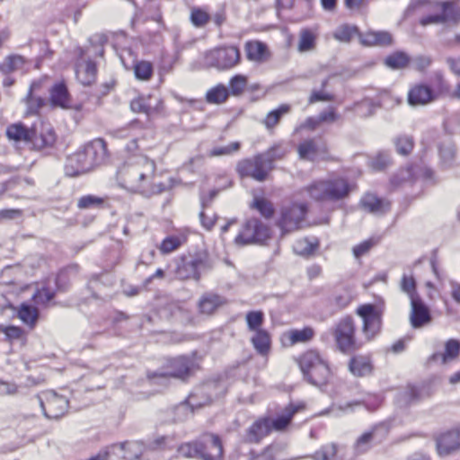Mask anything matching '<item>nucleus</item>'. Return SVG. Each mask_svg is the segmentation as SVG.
Returning <instances> with one entry per match:
<instances>
[{
  "instance_id": "nucleus-1",
  "label": "nucleus",
  "mask_w": 460,
  "mask_h": 460,
  "mask_svg": "<svg viewBox=\"0 0 460 460\" xmlns=\"http://www.w3.org/2000/svg\"><path fill=\"white\" fill-rule=\"evenodd\" d=\"M155 170L154 161L145 155H134L119 167L117 181L121 188L129 192L149 195L155 192L150 187Z\"/></svg>"
},
{
  "instance_id": "nucleus-2",
  "label": "nucleus",
  "mask_w": 460,
  "mask_h": 460,
  "mask_svg": "<svg viewBox=\"0 0 460 460\" xmlns=\"http://www.w3.org/2000/svg\"><path fill=\"white\" fill-rule=\"evenodd\" d=\"M105 155V144L102 139H96L83 149L67 157L66 172L70 176H77L91 171L97 165Z\"/></svg>"
},
{
  "instance_id": "nucleus-3",
  "label": "nucleus",
  "mask_w": 460,
  "mask_h": 460,
  "mask_svg": "<svg viewBox=\"0 0 460 460\" xmlns=\"http://www.w3.org/2000/svg\"><path fill=\"white\" fill-rule=\"evenodd\" d=\"M305 190L313 199L338 201L349 195L350 186L348 181L342 177L330 176L313 181L306 187Z\"/></svg>"
},
{
  "instance_id": "nucleus-4",
  "label": "nucleus",
  "mask_w": 460,
  "mask_h": 460,
  "mask_svg": "<svg viewBox=\"0 0 460 460\" xmlns=\"http://www.w3.org/2000/svg\"><path fill=\"white\" fill-rule=\"evenodd\" d=\"M304 403L296 405L290 404L283 411V413L275 420L270 418H261L256 420L246 432V440L249 442H259L264 437L270 434L271 430L282 431L284 430L295 413L304 410Z\"/></svg>"
},
{
  "instance_id": "nucleus-5",
  "label": "nucleus",
  "mask_w": 460,
  "mask_h": 460,
  "mask_svg": "<svg viewBox=\"0 0 460 460\" xmlns=\"http://www.w3.org/2000/svg\"><path fill=\"white\" fill-rule=\"evenodd\" d=\"M416 8H420L423 13H429L420 20L422 26L460 20V6L453 2L437 3L420 0L416 4Z\"/></svg>"
},
{
  "instance_id": "nucleus-6",
  "label": "nucleus",
  "mask_w": 460,
  "mask_h": 460,
  "mask_svg": "<svg viewBox=\"0 0 460 460\" xmlns=\"http://www.w3.org/2000/svg\"><path fill=\"white\" fill-rule=\"evenodd\" d=\"M300 368L307 380L316 385H326L331 376V371L327 363L320 354L314 350L305 352L299 361Z\"/></svg>"
},
{
  "instance_id": "nucleus-7",
  "label": "nucleus",
  "mask_w": 460,
  "mask_h": 460,
  "mask_svg": "<svg viewBox=\"0 0 460 460\" xmlns=\"http://www.w3.org/2000/svg\"><path fill=\"white\" fill-rule=\"evenodd\" d=\"M179 453L185 457H199L203 460H219L223 454L219 438L215 435H207L203 442L188 443L179 447Z\"/></svg>"
},
{
  "instance_id": "nucleus-8",
  "label": "nucleus",
  "mask_w": 460,
  "mask_h": 460,
  "mask_svg": "<svg viewBox=\"0 0 460 460\" xmlns=\"http://www.w3.org/2000/svg\"><path fill=\"white\" fill-rule=\"evenodd\" d=\"M270 237V227L258 218H250L242 226L234 243L237 246L261 243Z\"/></svg>"
},
{
  "instance_id": "nucleus-9",
  "label": "nucleus",
  "mask_w": 460,
  "mask_h": 460,
  "mask_svg": "<svg viewBox=\"0 0 460 460\" xmlns=\"http://www.w3.org/2000/svg\"><path fill=\"white\" fill-rule=\"evenodd\" d=\"M241 58L237 47L229 46L216 49L209 51L205 58V62L209 66L217 69H230L239 64Z\"/></svg>"
},
{
  "instance_id": "nucleus-10",
  "label": "nucleus",
  "mask_w": 460,
  "mask_h": 460,
  "mask_svg": "<svg viewBox=\"0 0 460 460\" xmlns=\"http://www.w3.org/2000/svg\"><path fill=\"white\" fill-rule=\"evenodd\" d=\"M272 169L270 162L261 155H258L253 159L243 160L237 164V171L242 177H252L258 181L266 180Z\"/></svg>"
},
{
  "instance_id": "nucleus-11",
  "label": "nucleus",
  "mask_w": 460,
  "mask_h": 460,
  "mask_svg": "<svg viewBox=\"0 0 460 460\" xmlns=\"http://www.w3.org/2000/svg\"><path fill=\"white\" fill-rule=\"evenodd\" d=\"M39 400L45 416L49 419H58L67 411V399L58 394L55 391L42 392L39 395Z\"/></svg>"
},
{
  "instance_id": "nucleus-12",
  "label": "nucleus",
  "mask_w": 460,
  "mask_h": 460,
  "mask_svg": "<svg viewBox=\"0 0 460 460\" xmlns=\"http://www.w3.org/2000/svg\"><path fill=\"white\" fill-rule=\"evenodd\" d=\"M306 207L304 204H294L281 210L278 226L283 234L300 229L303 226Z\"/></svg>"
},
{
  "instance_id": "nucleus-13",
  "label": "nucleus",
  "mask_w": 460,
  "mask_h": 460,
  "mask_svg": "<svg viewBox=\"0 0 460 460\" xmlns=\"http://www.w3.org/2000/svg\"><path fill=\"white\" fill-rule=\"evenodd\" d=\"M355 326L353 321L349 318L341 319L335 327L334 337L336 345L342 352H349L355 349Z\"/></svg>"
},
{
  "instance_id": "nucleus-14",
  "label": "nucleus",
  "mask_w": 460,
  "mask_h": 460,
  "mask_svg": "<svg viewBox=\"0 0 460 460\" xmlns=\"http://www.w3.org/2000/svg\"><path fill=\"white\" fill-rule=\"evenodd\" d=\"M358 314L363 319V331L367 338H373L381 326V311L373 305H364L358 307Z\"/></svg>"
},
{
  "instance_id": "nucleus-15",
  "label": "nucleus",
  "mask_w": 460,
  "mask_h": 460,
  "mask_svg": "<svg viewBox=\"0 0 460 460\" xmlns=\"http://www.w3.org/2000/svg\"><path fill=\"white\" fill-rule=\"evenodd\" d=\"M162 100L156 95H141L133 99L130 109L136 113H145L147 116L158 113L162 107Z\"/></svg>"
},
{
  "instance_id": "nucleus-16",
  "label": "nucleus",
  "mask_w": 460,
  "mask_h": 460,
  "mask_svg": "<svg viewBox=\"0 0 460 460\" xmlns=\"http://www.w3.org/2000/svg\"><path fill=\"white\" fill-rule=\"evenodd\" d=\"M431 315L429 307L420 296H412L411 301L410 322L413 328H421L429 324Z\"/></svg>"
},
{
  "instance_id": "nucleus-17",
  "label": "nucleus",
  "mask_w": 460,
  "mask_h": 460,
  "mask_svg": "<svg viewBox=\"0 0 460 460\" xmlns=\"http://www.w3.org/2000/svg\"><path fill=\"white\" fill-rule=\"evenodd\" d=\"M387 430L383 426L373 428L371 430L363 433L355 443V449L358 453H365L375 444L380 443L386 435Z\"/></svg>"
},
{
  "instance_id": "nucleus-18",
  "label": "nucleus",
  "mask_w": 460,
  "mask_h": 460,
  "mask_svg": "<svg viewBox=\"0 0 460 460\" xmlns=\"http://www.w3.org/2000/svg\"><path fill=\"white\" fill-rule=\"evenodd\" d=\"M192 367L193 363L190 359L186 357H179L169 361L168 370L165 373L155 374L152 378L160 377L164 379L166 376L184 378L190 373Z\"/></svg>"
},
{
  "instance_id": "nucleus-19",
  "label": "nucleus",
  "mask_w": 460,
  "mask_h": 460,
  "mask_svg": "<svg viewBox=\"0 0 460 460\" xmlns=\"http://www.w3.org/2000/svg\"><path fill=\"white\" fill-rule=\"evenodd\" d=\"M436 100V94L425 84H416L408 93V102L411 106L427 105Z\"/></svg>"
},
{
  "instance_id": "nucleus-20",
  "label": "nucleus",
  "mask_w": 460,
  "mask_h": 460,
  "mask_svg": "<svg viewBox=\"0 0 460 460\" xmlns=\"http://www.w3.org/2000/svg\"><path fill=\"white\" fill-rule=\"evenodd\" d=\"M297 153L301 159L314 162L325 154V146L320 141L306 139L298 145Z\"/></svg>"
},
{
  "instance_id": "nucleus-21",
  "label": "nucleus",
  "mask_w": 460,
  "mask_h": 460,
  "mask_svg": "<svg viewBox=\"0 0 460 460\" xmlns=\"http://www.w3.org/2000/svg\"><path fill=\"white\" fill-rule=\"evenodd\" d=\"M460 448V431L451 430L437 438V451L439 456H447Z\"/></svg>"
},
{
  "instance_id": "nucleus-22",
  "label": "nucleus",
  "mask_w": 460,
  "mask_h": 460,
  "mask_svg": "<svg viewBox=\"0 0 460 460\" xmlns=\"http://www.w3.org/2000/svg\"><path fill=\"white\" fill-rule=\"evenodd\" d=\"M314 336V331L311 327L303 329H292L285 332L281 335V342L286 347H291L297 343H305L310 341Z\"/></svg>"
},
{
  "instance_id": "nucleus-23",
  "label": "nucleus",
  "mask_w": 460,
  "mask_h": 460,
  "mask_svg": "<svg viewBox=\"0 0 460 460\" xmlns=\"http://www.w3.org/2000/svg\"><path fill=\"white\" fill-rule=\"evenodd\" d=\"M244 50L248 60L263 63L270 57V52L267 45L259 40H250L244 45Z\"/></svg>"
},
{
  "instance_id": "nucleus-24",
  "label": "nucleus",
  "mask_w": 460,
  "mask_h": 460,
  "mask_svg": "<svg viewBox=\"0 0 460 460\" xmlns=\"http://www.w3.org/2000/svg\"><path fill=\"white\" fill-rule=\"evenodd\" d=\"M56 141V136L53 129L49 126H42L38 132L36 129L31 130V136L29 142L34 148L42 149L52 146Z\"/></svg>"
},
{
  "instance_id": "nucleus-25",
  "label": "nucleus",
  "mask_w": 460,
  "mask_h": 460,
  "mask_svg": "<svg viewBox=\"0 0 460 460\" xmlns=\"http://www.w3.org/2000/svg\"><path fill=\"white\" fill-rule=\"evenodd\" d=\"M460 352V343L456 340H449L445 345L443 352H436L432 359L442 365L448 364L457 358Z\"/></svg>"
},
{
  "instance_id": "nucleus-26",
  "label": "nucleus",
  "mask_w": 460,
  "mask_h": 460,
  "mask_svg": "<svg viewBox=\"0 0 460 460\" xmlns=\"http://www.w3.org/2000/svg\"><path fill=\"white\" fill-rule=\"evenodd\" d=\"M361 44L365 46H389L393 42L392 35L387 31H367L358 35Z\"/></svg>"
},
{
  "instance_id": "nucleus-27",
  "label": "nucleus",
  "mask_w": 460,
  "mask_h": 460,
  "mask_svg": "<svg viewBox=\"0 0 460 460\" xmlns=\"http://www.w3.org/2000/svg\"><path fill=\"white\" fill-rule=\"evenodd\" d=\"M96 65L90 60L79 62L76 65V78L84 85H90L94 83L96 79Z\"/></svg>"
},
{
  "instance_id": "nucleus-28",
  "label": "nucleus",
  "mask_w": 460,
  "mask_h": 460,
  "mask_svg": "<svg viewBox=\"0 0 460 460\" xmlns=\"http://www.w3.org/2000/svg\"><path fill=\"white\" fill-rule=\"evenodd\" d=\"M350 372L356 376L370 375L373 370L371 359L367 356H356L349 361Z\"/></svg>"
},
{
  "instance_id": "nucleus-29",
  "label": "nucleus",
  "mask_w": 460,
  "mask_h": 460,
  "mask_svg": "<svg viewBox=\"0 0 460 460\" xmlns=\"http://www.w3.org/2000/svg\"><path fill=\"white\" fill-rule=\"evenodd\" d=\"M199 261L192 260V261H182L179 263L176 270L175 277L178 279H199V273L198 271V266L199 264Z\"/></svg>"
},
{
  "instance_id": "nucleus-30",
  "label": "nucleus",
  "mask_w": 460,
  "mask_h": 460,
  "mask_svg": "<svg viewBox=\"0 0 460 460\" xmlns=\"http://www.w3.org/2000/svg\"><path fill=\"white\" fill-rule=\"evenodd\" d=\"M364 209L374 213L383 214L390 208V203L387 200L381 199L373 194H367L361 200Z\"/></svg>"
},
{
  "instance_id": "nucleus-31",
  "label": "nucleus",
  "mask_w": 460,
  "mask_h": 460,
  "mask_svg": "<svg viewBox=\"0 0 460 460\" xmlns=\"http://www.w3.org/2000/svg\"><path fill=\"white\" fill-rule=\"evenodd\" d=\"M50 102L55 107L68 108L70 103L69 94L66 85L62 83L56 84L50 90Z\"/></svg>"
},
{
  "instance_id": "nucleus-32",
  "label": "nucleus",
  "mask_w": 460,
  "mask_h": 460,
  "mask_svg": "<svg viewBox=\"0 0 460 460\" xmlns=\"http://www.w3.org/2000/svg\"><path fill=\"white\" fill-rule=\"evenodd\" d=\"M251 342L253 345L255 350L262 355H268L270 349V336L265 330L254 332L251 337Z\"/></svg>"
},
{
  "instance_id": "nucleus-33",
  "label": "nucleus",
  "mask_w": 460,
  "mask_h": 460,
  "mask_svg": "<svg viewBox=\"0 0 460 460\" xmlns=\"http://www.w3.org/2000/svg\"><path fill=\"white\" fill-rule=\"evenodd\" d=\"M317 34L309 29H303L299 33L297 50L301 53L310 52L315 49Z\"/></svg>"
},
{
  "instance_id": "nucleus-34",
  "label": "nucleus",
  "mask_w": 460,
  "mask_h": 460,
  "mask_svg": "<svg viewBox=\"0 0 460 460\" xmlns=\"http://www.w3.org/2000/svg\"><path fill=\"white\" fill-rule=\"evenodd\" d=\"M223 304L224 300L219 296L207 294L201 297L199 306L201 313L210 314Z\"/></svg>"
},
{
  "instance_id": "nucleus-35",
  "label": "nucleus",
  "mask_w": 460,
  "mask_h": 460,
  "mask_svg": "<svg viewBox=\"0 0 460 460\" xmlns=\"http://www.w3.org/2000/svg\"><path fill=\"white\" fill-rule=\"evenodd\" d=\"M6 135L9 139L16 142H29L31 136V130H29L22 124H13L7 128Z\"/></svg>"
},
{
  "instance_id": "nucleus-36",
  "label": "nucleus",
  "mask_w": 460,
  "mask_h": 460,
  "mask_svg": "<svg viewBox=\"0 0 460 460\" xmlns=\"http://www.w3.org/2000/svg\"><path fill=\"white\" fill-rule=\"evenodd\" d=\"M18 316L25 324L33 328L39 316L38 309L30 305L22 304L18 312Z\"/></svg>"
},
{
  "instance_id": "nucleus-37",
  "label": "nucleus",
  "mask_w": 460,
  "mask_h": 460,
  "mask_svg": "<svg viewBox=\"0 0 460 460\" xmlns=\"http://www.w3.org/2000/svg\"><path fill=\"white\" fill-rule=\"evenodd\" d=\"M54 297V290L51 287V281L41 284L40 288H38L36 293L33 295V300L37 305H45Z\"/></svg>"
},
{
  "instance_id": "nucleus-38",
  "label": "nucleus",
  "mask_w": 460,
  "mask_h": 460,
  "mask_svg": "<svg viewBox=\"0 0 460 460\" xmlns=\"http://www.w3.org/2000/svg\"><path fill=\"white\" fill-rule=\"evenodd\" d=\"M290 106L288 104H282L278 109L268 113L264 119V125L267 128H274L279 121L280 118L288 113Z\"/></svg>"
},
{
  "instance_id": "nucleus-39",
  "label": "nucleus",
  "mask_w": 460,
  "mask_h": 460,
  "mask_svg": "<svg viewBox=\"0 0 460 460\" xmlns=\"http://www.w3.org/2000/svg\"><path fill=\"white\" fill-rule=\"evenodd\" d=\"M25 63L24 58L20 55L8 56L0 66V70L4 73H11L22 69Z\"/></svg>"
},
{
  "instance_id": "nucleus-40",
  "label": "nucleus",
  "mask_w": 460,
  "mask_h": 460,
  "mask_svg": "<svg viewBox=\"0 0 460 460\" xmlns=\"http://www.w3.org/2000/svg\"><path fill=\"white\" fill-rule=\"evenodd\" d=\"M356 35H359L358 28L349 24H344L338 27L333 33V37L342 42L350 41L351 39Z\"/></svg>"
},
{
  "instance_id": "nucleus-41",
  "label": "nucleus",
  "mask_w": 460,
  "mask_h": 460,
  "mask_svg": "<svg viewBox=\"0 0 460 460\" xmlns=\"http://www.w3.org/2000/svg\"><path fill=\"white\" fill-rule=\"evenodd\" d=\"M228 97V90L225 85L219 84L207 93V100L210 103H222Z\"/></svg>"
},
{
  "instance_id": "nucleus-42",
  "label": "nucleus",
  "mask_w": 460,
  "mask_h": 460,
  "mask_svg": "<svg viewBox=\"0 0 460 460\" xmlns=\"http://www.w3.org/2000/svg\"><path fill=\"white\" fill-rule=\"evenodd\" d=\"M409 57L402 52H396L385 58V65L393 69H401L405 67L409 63Z\"/></svg>"
},
{
  "instance_id": "nucleus-43",
  "label": "nucleus",
  "mask_w": 460,
  "mask_h": 460,
  "mask_svg": "<svg viewBox=\"0 0 460 460\" xmlns=\"http://www.w3.org/2000/svg\"><path fill=\"white\" fill-rule=\"evenodd\" d=\"M126 450L121 460H137L143 453L144 445L140 442L124 443Z\"/></svg>"
},
{
  "instance_id": "nucleus-44",
  "label": "nucleus",
  "mask_w": 460,
  "mask_h": 460,
  "mask_svg": "<svg viewBox=\"0 0 460 460\" xmlns=\"http://www.w3.org/2000/svg\"><path fill=\"white\" fill-rule=\"evenodd\" d=\"M376 106L370 100H364L356 103L353 107H348V111H354L358 116L367 118L375 112Z\"/></svg>"
},
{
  "instance_id": "nucleus-45",
  "label": "nucleus",
  "mask_w": 460,
  "mask_h": 460,
  "mask_svg": "<svg viewBox=\"0 0 460 460\" xmlns=\"http://www.w3.org/2000/svg\"><path fill=\"white\" fill-rule=\"evenodd\" d=\"M264 315L261 311H251L246 314V323L248 329L254 332L261 331V325L263 323Z\"/></svg>"
},
{
  "instance_id": "nucleus-46",
  "label": "nucleus",
  "mask_w": 460,
  "mask_h": 460,
  "mask_svg": "<svg viewBox=\"0 0 460 460\" xmlns=\"http://www.w3.org/2000/svg\"><path fill=\"white\" fill-rule=\"evenodd\" d=\"M252 208H256L266 218H270L274 213L272 204L261 197H254Z\"/></svg>"
},
{
  "instance_id": "nucleus-47",
  "label": "nucleus",
  "mask_w": 460,
  "mask_h": 460,
  "mask_svg": "<svg viewBox=\"0 0 460 460\" xmlns=\"http://www.w3.org/2000/svg\"><path fill=\"white\" fill-rule=\"evenodd\" d=\"M134 72L137 79L146 81L153 75V66L147 61H140L134 66Z\"/></svg>"
},
{
  "instance_id": "nucleus-48",
  "label": "nucleus",
  "mask_w": 460,
  "mask_h": 460,
  "mask_svg": "<svg viewBox=\"0 0 460 460\" xmlns=\"http://www.w3.org/2000/svg\"><path fill=\"white\" fill-rule=\"evenodd\" d=\"M294 251L300 255H309L317 248V243L312 242L306 238L297 240L294 246Z\"/></svg>"
},
{
  "instance_id": "nucleus-49",
  "label": "nucleus",
  "mask_w": 460,
  "mask_h": 460,
  "mask_svg": "<svg viewBox=\"0 0 460 460\" xmlns=\"http://www.w3.org/2000/svg\"><path fill=\"white\" fill-rule=\"evenodd\" d=\"M394 145L398 154L406 155L410 154L413 148V140L411 137L401 136L394 139Z\"/></svg>"
},
{
  "instance_id": "nucleus-50",
  "label": "nucleus",
  "mask_w": 460,
  "mask_h": 460,
  "mask_svg": "<svg viewBox=\"0 0 460 460\" xmlns=\"http://www.w3.org/2000/svg\"><path fill=\"white\" fill-rule=\"evenodd\" d=\"M246 85L247 77L243 75H236L230 80V92L233 95H240L244 91Z\"/></svg>"
},
{
  "instance_id": "nucleus-51",
  "label": "nucleus",
  "mask_w": 460,
  "mask_h": 460,
  "mask_svg": "<svg viewBox=\"0 0 460 460\" xmlns=\"http://www.w3.org/2000/svg\"><path fill=\"white\" fill-rule=\"evenodd\" d=\"M287 152V149L283 146L275 145L267 152L261 155L265 156V158L270 162V164L273 166L274 161L282 159L286 155Z\"/></svg>"
},
{
  "instance_id": "nucleus-52",
  "label": "nucleus",
  "mask_w": 460,
  "mask_h": 460,
  "mask_svg": "<svg viewBox=\"0 0 460 460\" xmlns=\"http://www.w3.org/2000/svg\"><path fill=\"white\" fill-rule=\"evenodd\" d=\"M0 332L4 333L6 340L9 341H14L22 340L24 337V332L17 326H4L0 325Z\"/></svg>"
},
{
  "instance_id": "nucleus-53",
  "label": "nucleus",
  "mask_w": 460,
  "mask_h": 460,
  "mask_svg": "<svg viewBox=\"0 0 460 460\" xmlns=\"http://www.w3.org/2000/svg\"><path fill=\"white\" fill-rule=\"evenodd\" d=\"M337 453V448L334 444L323 446L320 450L316 451L314 456V460H331Z\"/></svg>"
},
{
  "instance_id": "nucleus-54",
  "label": "nucleus",
  "mask_w": 460,
  "mask_h": 460,
  "mask_svg": "<svg viewBox=\"0 0 460 460\" xmlns=\"http://www.w3.org/2000/svg\"><path fill=\"white\" fill-rule=\"evenodd\" d=\"M182 243V240L177 236H169L165 238L160 245V251L164 254L170 253L178 249Z\"/></svg>"
},
{
  "instance_id": "nucleus-55",
  "label": "nucleus",
  "mask_w": 460,
  "mask_h": 460,
  "mask_svg": "<svg viewBox=\"0 0 460 460\" xmlns=\"http://www.w3.org/2000/svg\"><path fill=\"white\" fill-rule=\"evenodd\" d=\"M190 20L195 26L200 27L205 25L208 22L209 15L204 9L192 8L190 13Z\"/></svg>"
},
{
  "instance_id": "nucleus-56",
  "label": "nucleus",
  "mask_w": 460,
  "mask_h": 460,
  "mask_svg": "<svg viewBox=\"0 0 460 460\" xmlns=\"http://www.w3.org/2000/svg\"><path fill=\"white\" fill-rule=\"evenodd\" d=\"M240 148V143L239 142H233L228 146H220V147H215L209 151L208 155L210 157L213 156H220V155H229L234 152L238 151Z\"/></svg>"
},
{
  "instance_id": "nucleus-57",
  "label": "nucleus",
  "mask_w": 460,
  "mask_h": 460,
  "mask_svg": "<svg viewBox=\"0 0 460 460\" xmlns=\"http://www.w3.org/2000/svg\"><path fill=\"white\" fill-rule=\"evenodd\" d=\"M401 288L409 296L411 301L412 296H419L415 293V280L412 276H402L401 280Z\"/></svg>"
},
{
  "instance_id": "nucleus-58",
  "label": "nucleus",
  "mask_w": 460,
  "mask_h": 460,
  "mask_svg": "<svg viewBox=\"0 0 460 460\" xmlns=\"http://www.w3.org/2000/svg\"><path fill=\"white\" fill-rule=\"evenodd\" d=\"M390 155L385 152L378 153L371 159L370 165L375 170H383L390 164Z\"/></svg>"
},
{
  "instance_id": "nucleus-59",
  "label": "nucleus",
  "mask_w": 460,
  "mask_h": 460,
  "mask_svg": "<svg viewBox=\"0 0 460 460\" xmlns=\"http://www.w3.org/2000/svg\"><path fill=\"white\" fill-rule=\"evenodd\" d=\"M125 445H112L107 447L104 452L107 453L108 460H121V456L125 454Z\"/></svg>"
},
{
  "instance_id": "nucleus-60",
  "label": "nucleus",
  "mask_w": 460,
  "mask_h": 460,
  "mask_svg": "<svg viewBox=\"0 0 460 460\" xmlns=\"http://www.w3.org/2000/svg\"><path fill=\"white\" fill-rule=\"evenodd\" d=\"M103 200L101 198L93 196V195H87L82 197L78 200V207L80 208H89L93 207H99L102 204Z\"/></svg>"
},
{
  "instance_id": "nucleus-61",
  "label": "nucleus",
  "mask_w": 460,
  "mask_h": 460,
  "mask_svg": "<svg viewBox=\"0 0 460 460\" xmlns=\"http://www.w3.org/2000/svg\"><path fill=\"white\" fill-rule=\"evenodd\" d=\"M440 157L442 160V163L449 166L455 157V147L451 145L444 146L440 148Z\"/></svg>"
},
{
  "instance_id": "nucleus-62",
  "label": "nucleus",
  "mask_w": 460,
  "mask_h": 460,
  "mask_svg": "<svg viewBox=\"0 0 460 460\" xmlns=\"http://www.w3.org/2000/svg\"><path fill=\"white\" fill-rule=\"evenodd\" d=\"M374 245V243L371 240L364 241L361 243L356 245L353 248L354 256L358 259L361 256L365 255Z\"/></svg>"
},
{
  "instance_id": "nucleus-63",
  "label": "nucleus",
  "mask_w": 460,
  "mask_h": 460,
  "mask_svg": "<svg viewBox=\"0 0 460 460\" xmlns=\"http://www.w3.org/2000/svg\"><path fill=\"white\" fill-rule=\"evenodd\" d=\"M31 89L30 91L27 104H28V112L36 113L39 109L43 105V100L41 98H35L31 94Z\"/></svg>"
},
{
  "instance_id": "nucleus-64",
  "label": "nucleus",
  "mask_w": 460,
  "mask_h": 460,
  "mask_svg": "<svg viewBox=\"0 0 460 460\" xmlns=\"http://www.w3.org/2000/svg\"><path fill=\"white\" fill-rule=\"evenodd\" d=\"M217 217L215 214L208 215L206 212L200 213V220L202 226L207 230H211L216 224Z\"/></svg>"
}]
</instances>
